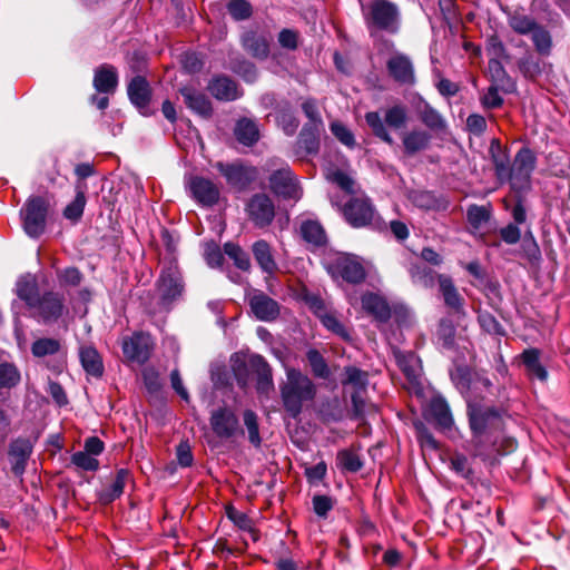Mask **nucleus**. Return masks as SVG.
Masks as SVG:
<instances>
[{"label": "nucleus", "instance_id": "c85d7f7f", "mask_svg": "<svg viewBox=\"0 0 570 570\" xmlns=\"http://www.w3.org/2000/svg\"><path fill=\"white\" fill-rule=\"evenodd\" d=\"M250 365L257 375L256 387L258 393L267 394L273 390V375L271 366L261 355H253L250 357Z\"/></svg>", "mask_w": 570, "mask_h": 570}, {"label": "nucleus", "instance_id": "0eeeda50", "mask_svg": "<svg viewBox=\"0 0 570 570\" xmlns=\"http://www.w3.org/2000/svg\"><path fill=\"white\" fill-rule=\"evenodd\" d=\"M533 169V155L529 148H521L510 169L508 178L511 188L515 194H520L531 188V173Z\"/></svg>", "mask_w": 570, "mask_h": 570}, {"label": "nucleus", "instance_id": "052dcab7", "mask_svg": "<svg viewBox=\"0 0 570 570\" xmlns=\"http://www.w3.org/2000/svg\"><path fill=\"white\" fill-rule=\"evenodd\" d=\"M479 323L481 327L490 334H502L501 325L493 315L488 312L479 314Z\"/></svg>", "mask_w": 570, "mask_h": 570}, {"label": "nucleus", "instance_id": "6ab92c4d", "mask_svg": "<svg viewBox=\"0 0 570 570\" xmlns=\"http://www.w3.org/2000/svg\"><path fill=\"white\" fill-rule=\"evenodd\" d=\"M158 288L161 297L167 301L175 299L181 294L184 286L180 273L176 267L170 266L163 271L159 277Z\"/></svg>", "mask_w": 570, "mask_h": 570}, {"label": "nucleus", "instance_id": "37998d69", "mask_svg": "<svg viewBox=\"0 0 570 570\" xmlns=\"http://www.w3.org/2000/svg\"><path fill=\"white\" fill-rule=\"evenodd\" d=\"M490 151L492 154L497 176L500 180H505L508 178L511 167L509 166V160L504 153L501 150V147L497 142H492Z\"/></svg>", "mask_w": 570, "mask_h": 570}, {"label": "nucleus", "instance_id": "4d7b16f0", "mask_svg": "<svg viewBox=\"0 0 570 570\" xmlns=\"http://www.w3.org/2000/svg\"><path fill=\"white\" fill-rule=\"evenodd\" d=\"M58 279L62 286H78L82 281V274L76 267H68L58 272Z\"/></svg>", "mask_w": 570, "mask_h": 570}, {"label": "nucleus", "instance_id": "cd10ccee", "mask_svg": "<svg viewBox=\"0 0 570 570\" xmlns=\"http://www.w3.org/2000/svg\"><path fill=\"white\" fill-rule=\"evenodd\" d=\"M252 252L256 263L264 273L272 275L277 271L272 248L266 240L259 239L255 242L252 246Z\"/></svg>", "mask_w": 570, "mask_h": 570}, {"label": "nucleus", "instance_id": "de8ad7c7", "mask_svg": "<svg viewBox=\"0 0 570 570\" xmlns=\"http://www.w3.org/2000/svg\"><path fill=\"white\" fill-rule=\"evenodd\" d=\"M85 205V193L78 189L75 199L65 208L63 216L70 220H78L82 216Z\"/></svg>", "mask_w": 570, "mask_h": 570}, {"label": "nucleus", "instance_id": "774afa93", "mask_svg": "<svg viewBox=\"0 0 570 570\" xmlns=\"http://www.w3.org/2000/svg\"><path fill=\"white\" fill-rule=\"evenodd\" d=\"M502 101L503 100L499 95V90L494 85L490 86L488 91L482 97V105L485 108H497L501 106Z\"/></svg>", "mask_w": 570, "mask_h": 570}, {"label": "nucleus", "instance_id": "412c9836", "mask_svg": "<svg viewBox=\"0 0 570 570\" xmlns=\"http://www.w3.org/2000/svg\"><path fill=\"white\" fill-rule=\"evenodd\" d=\"M429 412L441 431L450 433L453 430L454 420L450 406L443 397H433L429 405Z\"/></svg>", "mask_w": 570, "mask_h": 570}, {"label": "nucleus", "instance_id": "20e7f679", "mask_svg": "<svg viewBox=\"0 0 570 570\" xmlns=\"http://www.w3.org/2000/svg\"><path fill=\"white\" fill-rule=\"evenodd\" d=\"M365 121L372 129L373 134L389 145L394 144V139L386 129V126L400 129L405 126L407 121V110L403 105H395L386 109L384 120L376 111L365 114Z\"/></svg>", "mask_w": 570, "mask_h": 570}, {"label": "nucleus", "instance_id": "864d4df0", "mask_svg": "<svg viewBox=\"0 0 570 570\" xmlns=\"http://www.w3.org/2000/svg\"><path fill=\"white\" fill-rule=\"evenodd\" d=\"M71 462L85 471H95L99 466L98 460L85 451L72 454Z\"/></svg>", "mask_w": 570, "mask_h": 570}, {"label": "nucleus", "instance_id": "6e6552de", "mask_svg": "<svg viewBox=\"0 0 570 570\" xmlns=\"http://www.w3.org/2000/svg\"><path fill=\"white\" fill-rule=\"evenodd\" d=\"M209 423L214 434L219 439L232 440L243 434L236 413L227 406L213 410Z\"/></svg>", "mask_w": 570, "mask_h": 570}, {"label": "nucleus", "instance_id": "b1692460", "mask_svg": "<svg viewBox=\"0 0 570 570\" xmlns=\"http://www.w3.org/2000/svg\"><path fill=\"white\" fill-rule=\"evenodd\" d=\"M362 307L365 312L373 315L379 321H387L391 316V309L384 297L376 293L366 292L361 296Z\"/></svg>", "mask_w": 570, "mask_h": 570}, {"label": "nucleus", "instance_id": "e433bc0d", "mask_svg": "<svg viewBox=\"0 0 570 570\" xmlns=\"http://www.w3.org/2000/svg\"><path fill=\"white\" fill-rule=\"evenodd\" d=\"M396 361L401 371L411 382H415L421 375V361L413 353H399Z\"/></svg>", "mask_w": 570, "mask_h": 570}, {"label": "nucleus", "instance_id": "6e6d98bb", "mask_svg": "<svg viewBox=\"0 0 570 570\" xmlns=\"http://www.w3.org/2000/svg\"><path fill=\"white\" fill-rule=\"evenodd\" d=\"M468 220L474 227H481L485 222H488L490 214L489 210L484 206H470L468 208Z\"/></svg>", "mask_w": 570, "mask_h": 570}, {"label": "nucleus", "instance_id": "1a4fd4ad", "mask_svg": "<svg viewBox=\"0 0 570 570\" xmlns=\"http://www.w3.org/2000/svg\"><path fill=\"white\" fill-rule=\"evenodd\" d=\"M154 342L149 334L136 333L122 341L124 355L132 362L144 364L151 355Z\"/></svg>", "mask_w": 570, "mask_h": 570}, {"label": "nucleus", "instance_id": "a18cd8bd", "mask_svg": "<svg viewBox=\"0 0 570 570\" xmlns=\"http://www.w3.org/2000/svg\"><path fill=\"white\" fill-rule=\"evenodd\" d=\"M421 121L433 131H442L445 129V120L442 116L433 108L426 106L421 111Z\"/></svg>", "mask_w": 570, "mask_h": 570}, {"label": "nucleus", "instance_id": "7c9ffc66", "mask_svg": "<svg viewBox=\"0 0 570 570\" xmlns=\"http://www.w3.org/2000/svg\"><path fill=\"white\" fill-rule=\"evenodd\" d=\"M438 282L445 305L454 312L461 313L463 311V298L455 288L452 279L446 275H439Z\"/></svg>", "mask_w": 570, "mask_h": 570}, {"label": "nucleus", "instance_id": "5701e85b", "mask_svg": "<svg viewBox=\"0 0 570 570\" xmlns=\"http://www.w3.org/2000/svg\"><path fill=\"white\" fill-rule=\"evenodd\" d=\"M207 89L217 100L232 101L240 96L237 83L226 76L213 78Z\"/></svg>", "mask_w": 570, "mask_h": 570}, {"label": "nucleus", "instance_id": "13d9d810", "mask_svg": "<svg viewBox=\"0 0 570 570\" xmlns=\"http://www.w3.org/2000/svg\"><path fill=\"white\" fill-rule=\"evenodd\" d=\"M331 131L342 144H344L347 147H354V135L345 125L335 121L331 125Z\"/></svg>", "mask_w": 570, "mask_h": 570}, {"label": "nucleus", "instance_id": "f704fd0d", "mask_svg": "<svg viewBox=\"0 0 570 570\" xmlns=\"http://www.w3.org/2000/svg\"><path fill=\"white\" fill-rule=\"evenodd\" d=\"M314 306L318 309L317 314L322 324L331 332L342 337L345 341L351 340L348 330L337 320V317L331 313L323 312L321 301L316 299Z\"/></svg>", "mask_w": 570, "mask_h": 570}, {"label": "nucleus", "instance_id": "393cba45", "mask_svg": "<svg viewBox=\"0 0 570 570\" xmlns=\"http://www.w3.org/2000/svg\"><path fill=\"white\" fill-rule=\"evenodd\" d=\"M431 135L423 129H412L402 136V145L404 153L413 156L429 148Z\"/></svg>", "mask_w": 570, "mask_h": 570}, {"label": "nucleus", "instance_id": "603ef678", "mask_svg": "<svg viewBox=\"0 0 570 570\" xmlns=\"http://www.w3.org/2000/svg\"><path fill=\"white\" fill-rule=\"evenodd\" d=\"M307 360L316 376L323 379L327 377L328 366L323 356L316 350H309L307 352Z\"/></svg>", "mask_w": 570, "mask_h": 570}, {"label": "nucleus", "instance_id": "09e8293b", "mask_svg": "<svg viewBox=\"0 0 570 570\" xmlns=\"http://www.w3.org/2000/svg\"><path fill=\"white\" fill-rule=\"evenodd\" d=\"M243 420H244V424L248 431L249 442L255 446H259L261 436H259L258 421H257L256 413L252 410H246L243 414Z\"/></svg>", "mask_w": 570, "mask_h": 570}, {"label": "nucleus", "instance_id": "8fccbe9b", "mask_svg": "<svg viewBox=\"0 0 570 570\" xmlns=\"http://www.w3.org/2000/svg\"><path fill=\"white\" fill-rule=\"evenodd\" d=\"M414 430L422 448L433 451L439 449L438 441L434 439V436L432 435V433L429 431L424 423L420 421L414 422Z\"/></svg>", "mask_w": 570, "mask_h": 570}, {"label": "nucleus", "instance_id": "4be33fe9", "mask_svg": "<svg viewBox=\"0 0 570 570\" xmlns=\"http://www.w3.org/2000/svg\"><path fill=\"white\" fill-rule=\"evenodd\" d=\"M128 97L142 115H148L150 88L148 81L137 76L128 85Z\"/></svg>", "mask_w": 570, "mask_h": 570}, {"label": "nucleus", "instance_id": "2eb2a0df", "mask_svg": "<svg viewBox=\"0 0 570 570\" xmlns=\"http://www.w3.org/2000/svg\"><path fill=\"white\" fill-rule=\"evenodd\" d=\"M217 168L229 185L238 188H244L256 178V169L242 164L225 165L218 163Z\"/></svg>", "mask_w": 570, "mask_h": 570}, {"label": "nucleus", "instance_id": "e2e57ef3", "mask_svg": "<svg viewBox=\"0 0 570 570\" xmlns=\"http://www.w3.org/2000/svg\"><path fill=\"white\" fill-rule=\"evenodd\" d=\"M313 509L318 517H326L333 509V500L327 495H315L313 498Z\"/></svg>", "mask_w": 570, "mask_h": 570}, {"label": "nucleus", "instance_id": "3c124183", "mask_svg": "<svg viewBox=\"0 0 570 570\" xmlns=\"http://www.w3.org/2000/svg\"><path fill=\"white\" fill-rule=\"evenodd\" d=\"M227 9L237 21L248 19L252 16V6L246 0H232L227 4Z\"/></svg>", "mask_w": 570, "mask_h": 570}, {"label": "nucleus", "instance_id": "5fc2aeb1", "mask_svg": "<svg viewBox=\"0 0 570 570\" xmlns=\"http://www.w3.org/2000/svg\"><path fill=\"white\" fill-rule=\"evenodd\" d=\"M342 469L350 472H357L362 468L360 456L351 451H342L337 455Z\"/></svg>", "mask_w": 570, "mask_h": 570}, {"label": "nucleus", "instance_id": "7ed1b4c3", "mask_svg": "<svg viewBox=\"0 0 570 570\" xmlns=\"http://www.w3.org/2000/svg\"><path fill=\"white\" fill-rule=\"evenodd\" d=\"M49 200L42 196L29 197L20 210L22 227L26 234L38 238L46 230L49 214Z\"/></svg>", "mask_w": 570, "mask_h": 570}, {"label": "nucleus", "instance_id": "aec40b11", "mask_svg": "<svg viewBox=\"0 0 570 570\" xmlns=\"http://www.w3.org/2000/svg\"><path fill=\"white\" fill-rule=\"evenodd\" d=\"M243 48L254 58L266 59L269 53V39L263 32L248 30L242 36Z\"/></svg>", "mask_w": 570, "mask_h": 570}, {"label": "nucleus", "instance_id": "2f4dec72", "mask_svg": "<svg viewBox=\"0 0 570 570\" xmlns=\"http://www.w3.org/2000/svg\"><path fill=\"white\" fill-rule=\"evenodd\" d=\"M79 357L83 370L92 376H101L104 372L102 360L97 350L90 345L81 346Z\"/></svg>", "mask_w": 570, "mask_h": 570}, {"label": "nucleus", "instance_id": "4c0bfd02", "mask_svg": "<svg viewBox=\"0 0 570 570\" xmlns=\"http://www.w3.org/2000/svg\"><path fill=\"white\" fill-rule=\"evenodd\" d=\"M31 353L35 357L65 354L60 341L50 337L36 340L31 345Z\"/></svg>", "mask_w": 570, "mask_h": 570}, {"label": "nucleus", "instance_id": "680f3d73", "mask_svg": "<svg viewBox=\"0 0 570 570\" xmlns=\"http://www.w3.org/2000/svg\"><path fill=\"white\" fill-rule=\"evenodd\" d=\"M327 466L325 462H320L314 466L305 468V476L311 484H316L326 475Z\"/></svg>", "mask_w": 570, "mask_h": 570}, {"label": "nucleus", "instance_id": "72a5a7b5", "mask_svg": "<svg viewBox=\"0 0 570 570\" xmlns=\"http://www.w3.org/2000/svg\"><path fill=\"white\" fill-rule=\"evenodd\" d=\"M16 293L30 307H36L38 303V287L36 279L31 275L21 276L16 284Z\"/></svg>", "mask_w": 570, "mask_h": 570}, {"label": "nucleus", "instance_id": "f8f14e48", "mask_svg": "<svg viewBox=\"0 0 570 570\" xmlns=\"http://www.w3.org/2000/svg\"><path fill=\"white\" fill-rule=\"evenodd\" d=\"M271 189L285 199L297 200L301 198L299 187L288 166L275 170L269 177Z\"/></svg>", "mask_w": 570, "mask_h": 570}, {"label": "nucleus", "instance_id": "c9c22d12", "mask_svg": "<svg viewBox=\"0 0 570 570\" xmlns=\"http://www.w3.org/2000/svg\"><path fill=\"white\" fill-rule=\"evenodd\" d=\"M129 473L127 470H119L115 476V479L111 481L110 485L104 489L100 494L99 499L102 503H110L117 498H119L126 484V481L128 480Z\"/></svg>", "mask_w": 570, "mask_h": 570}, {"label": "nucleus", "instance_id": "a19ab883", "mask_svg": "<svg viewBox=\"0 0 570 570\" xmlns=\"http://www.w3.org/2000/svg\"><path fill=\"white\" fill-rule=\"evenodd\" d=\"M412 281L425 288L433 287L439 275L426 266L413 265L410 268Z\"/></svg>", "mask_w": 570, "mask_h": 570}, {"label": "nucleus", "instance_id": "58836bf2", "mask_svg": "<svg viewBox=\"0 0 570 570\" xmlns=\"http://www.w3.org/2000/svg\"><path fill=\"white\" fill-rule=\"evenodd\" d=\"M21 382V372L14 363L0 362V390H11Z\"/></svg>", "mask_w": 570, "mask_h": 570}, {"label": "nucleus", "instance_id": "f03ea898", "mask_svg": "<svg viewBox=\"0 0 570 570\" xmlns=\"http://www.w3.org/2000/svg\"><path fill=\"white\" fill-rule=\"evenodd\" d=\"M468 415L470 429L473 434L472 443L475 448V454L485 456L488 453L483 450L482 444L491 440L492 430L497 428L500 422L498 412L482 401L469 399Z\"/></svg>", "mask_w": 570, "mask_h": 570}, {"label": "nucleus", "instance_id": "49530a36", "mask_svg": "<svg viewBox=\"0 0 570 570\" xmlns=\"http://www.w3.org/2000/svg\"><path fill=\"white\" fill-rule=\"evenodd\" d=\"M345 379L342 383L353 385L357 390H364L367 385V373L355 367L347 366L344 370Z\"/></svg>", "mask_w": 570, "mask_h": 570}, {"label": "nucleus", "instance_id": "0e129e2a", "mask_svg": "<svg viewBox=\"0 0 570 570\" xmlns=\"http://www.w3.org/2000/svg\"><path fill=\"white\" fill-rule=\"evenodd\" d=\"M277 121L287 136H293L299 125V121L291 112L281 114Z\"/></svg>", "mask_w": 570, "mask_h": 570}, {"label": "nucleus", "instance_id": "bf43d9fd", "mask_svg": "<svg viewBox=\"0 0 570 570\" xmlns=\"http://www.w3.org/2000/svg\"><path fill=\"white\" fill-rule=\"evenodd\" d=\"M551 47L552 39L550 32L537 26V53L549 55Z\"/></svg>", "mask_w": 570, "mask_h": 570}, {"label": "nucleus", "instance_id": "c756f323", "mask_svg": "<svg viewBox=\"0 0 570 570\" xmlns=\"http://www.w3.org/2000/svg\"><path fill=\"white\" fill-rule=\"evenodd\" d=\"M36 307H38L39 314L45 321L57 320L63 309L61 297L51 292L39 298Z\"/></svg>", "mask_w": 570, "mask_h": 570}, {"label": "nucleus", "instance_id": "dca6fc26", "mask_svg": "<svg viewBox=\"0 0 570 570\" xmlns=\"http://www.w3.org/2000/svg\"><path fill=\"white\" fill-rule=\"evenodd\" d=\"M390 76L399 83L413 85L415 81L414 68L410 58L402 53L391 57L386 63Z\"/></svg>", "mask_w": 570, "mask_h": 570}, {"label": "nucleus", "instance_id": "ddd939ff", "mask_svg": "<svg viewBox=\"0 0 570 570\" xmlns=\"http://www.w3.org/2000/svg\"><path fill=\"white\" fill-rule=\"evenodd\" d=\"M247 214L255 226L263 228L268 226L275 216V207L272 199L264 194L254 195L247 206Z\"/></svg>", "mask_w": 570, "mask_h": 570}, {"label": "nucleus", "instance_id": "ea45409f", "mask_svg": "<svg viewBox=\"0 0 570 570\" xmlns=\"http://www.w3.org/2000/svg\"><path fill=\"white\" fill-rule=\"evenodd\" d=\"M301 235L304 240L316 246L323 245L326 242L325 230L316 220H306L302 223Z\"/></svg>", "mask_w": 570, "mask_h": 570}, {"label": "nucleus", "instance_id": "f3484780", "mask_svg": "<svg viewBox=\"0 0 570 570\" xmlns=\"http://www.w3.org/2000/svg\"><path fill=\"white\" fill-rule=\"evenodd\" d=\"M249 306L253 314L264 322L273 321L279 314L278 303L263 292H255L250 296Z\"/></svg>", "mask_w": 570, "mask_h": 570}, {"label": "nucleus", "instance_id": "9b49d317", "mask_svg": "<svg viewBox=\"0 0 570 570\" xmlns=\"http://www.w3.org/2000/svg\"><path fill=\"white\" fill-rule=\"evenodd\" d=\"M187 188L191 197L202 206H213L219 199V188L210 179L202 176H191L187 180Z\"/></svg>", "mask_w": 570, "mask_h": 570}, {"label": "nucleus", "instance_id": "338daca9", "mask_svg": "<svg viewBox=\"0 0 570 570\" xmlns=\"http://www.w3.org/2000/svg\"><path fill=\"white\" fill-rule=\"evenodd\" d=\"M142 379L149 392H157L160 389L159 375L155 368H145L142 372Z\"/></svg>", "mask_w": 570, "mask_h": 570}, {"label": "nucleus", "instance_id": "79ce46f5", "mask_svg": "<svg viewBox=\"0 0 570 570\" xmlns=\"http://www.w3.org/2000/svg\"><path fill=\"white\" fill-rule=\"evenodd\" d=\"M510 26L519 35L529 36L534 41V21L528 16L515 12L510 18Z\"/></svg>", "mask_w": 570, "mask_h": 570}, {"label": "nucleus", "instance_id": "a878e982", "mask_svg": "<svg viewBox=\"0 0 570 570\" xmlns=\"http://www.w3.org/2000/svg\"><path fill=\"white\" fill-rule=\"evenodd\" d=\"M451 380L460 393L465 396L466 401L472 399L470 394L472 386H476L478 384H482L484 386L490 385V382L487 379L473 381L469 368L463 366H458L454 371L451 372Z\"/></svg>", "mask_w": 570, "mask_h": 570}, {"label": "nucleus", "instance_id": "473e14b6", "mask_svg": "<svg viewBox=\"0 0 570 570\" xmlns=\"http://www.w3.org/2000/svg\"><path fill=\"white\" fill-rule=\"evenodd\" d=\"M234 134L237 140L245 146H253L259 139L257 124L247 118L237 121Z\"/></svg>", "mask_w": 570, "mask_h": 570}, {"label": "nucleus", "instance_id": "c03bdc74", "mask_svg": "<svg viewBox=\"0 0 570 570\" xmlns=\"http://www.w3.org/2000/svg\"><path fill=\"white\" fill-rule=\"evenodd\" d=\"M225 254L234 261V264L242 271H248L250 268V261L248 254L243 250L238 245L233 243H226L224 245Z\"/></svg>", "mask_w": 570, "mask_h": 570}, {"label": "nucleus", "instance_id": "bb28decb", "mask_svg": "<svg viewBox=\"0 0 570 570\" xmlns=\"http://www.w3.org/2000/svg\"><path fill=\"white\" fill-rule=\"evenodd\" d=\"M118 85L116 68L110 65H102L95 71L94 87L104 94L114 92Z\"/></svg>", "mask_w": 570, "mask_h": 570}, {"label": "nucleus", "instance_id": "f257e3e1", "mask_svg": "<svg viewBox=\"0 0 570 570\" xmlns=\"http://www.w3.org/2000/svg\"><path fill=\"white\" fill-rule=\"evenodd\" d=\"M284 409L292 417H297L306 402L314 400L316 386L313 381L294 367H286V380L279 385Z\"/></svg>", "mask_w": 570, "mask_h": 570}, {"label": "nucleus", "instance_id": "a211bd4d", "mask_svg": "<svg viewBox=\"0 0 570 570\" xmlns=\"http://www.w3.org/2000/svg\"><path fill=\"white\" fill-rule=\"evenodd\" d=\"M179 92L184 98L185 105L195 114L204 118H209L213 114V107L207 96L191 86L180 88Z\"/></svg>", "mask_w": 570, "mask_h": 570}, {"label": "nucleus", "instance_id": "69168bd1", "mask_svg": "<svg viewBox=\"0 0 570 570\" xmlns=\"http://www.w3.org/2000/svg\"><path fill=\"white\" fill-rule=\"evenodd\" d=\"M227 517L240 530L252 531V521L245 513L230 508L227 510Z\"/></svg>", "mask_w": 570, "mask_h": 570}, {"label": "nucleus", "instance_id": "9d476101", "mask_svg": "<svg viewBox=\"0 0 570 570\" xmlns=\"http://www.w3.org/2000/svg\"><path fill=\"white\" fill-rule=\"evenodd\" d=\"M33 452V442L27 438L13 439L8 446V459L12 473L21 478Z\"/></svg>", "mask_w": 570, "mask_h": 570}, {"label": "nucleus", "instance_id": "39448f33", "mask_svg": "<svg viewBox=\"0 0 570 570\" xmlns=\"http://www.w3.org/2000/svg\"><path fill=\"white\" fill-rule=\"evenodd\" d=\"M324 266L333 279L357 284L364 281L365 269L358 258L346 253H337L324 259Z\"/></svg>", "mask_w": 570, "mask_h": 570}, {"label": "nucleus", "instance_id": "4468645a", "mask_svg": "<svg viewBox=\"0 0 570 570\" xmlns=\"http://www.w3.org/2000/svg\"><path fill=\"white\" fill-rule=\"evenodd\" d=\"M345 219L354 227H363L373 220L374 209L367 199L353 198L344 207Z\"/></svg>", "mask_w": 570, "mask_h": 570}, {"label": "nucleus", "instance_id": "423d86ee", "mask_svg": "<svg viewBox=\"0 0 570 570\" xmlns=\"http://www.w3.org/2000/svg\"><path fill=\"white\" fill-rule=\"evenodd\" d=\"M365 21L370 30L396 32L399 12L396 7L386 0H375L368 6Z\"/></svg>", "mask_w": 570, "mask_h": 570}]
</instances>
